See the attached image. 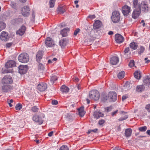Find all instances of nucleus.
Segmentation results:
<instances>
[{
	"label": "nucleus",
	"instance_id": "obj_25",
	"mask_svg": "<svg viewBox=\"0 0 150 150\" xmlns=\"http://www.w3.org/2000/svg\"><path fill=\"white\" fill-rule=\"evenodd\" d=\"M143 82L146 85L149 86L150 85V77L148 76H145L144 78Z\"/></svg>",
	"mask_w": 150,
	"mask_h": 150
},
{
	"label": "nucleus",
	"instance_id": "obj_37",
	"mask_svg": "<svg viewBox=\"0 0 150 150\" xmlns=\"http://www.w3.org/2000/svg\"><path fill=\"white\" fill-rule=\"evenodd\" d=\"M43 52L42 51L40 50L38 52V59L40 60L42 58Z\"/></svg>",
	"mask_w": 150,
	"mask_h": 150
},
{
	"label": "nucleus",
	"instance_id": "obj_15",
	"mask_svg": "<svg viewBox=\"0 0 150 150\" xmlns=\"http://www.w3.org/2000/svg\"><path fill=\"white\" fill-rule=\"evenodd\" d=\"M16 66V63L14 61L10 60L7 62L5 65L7 68H11Z\"/></svg>",
	"mask_w": 150,
	"mask_h": 150
},
{
	"label": "nucleus",
	"instance_id": "obj_44",
	"mask_svg": "<svg viewBox=\"0 0 150 150\" xmlns=\"http://www.w3.org/2000/svg\"><path fill=\"white\" fill-rule=\"evenodd\" d=\"M44 69V67L43 64L41 63H39L38 64V70H43Z\"/></svg>",
	"mask_w": 150,
	"mask_h": 150
},
{
	"label": "nucleus",
	"instance_id": "obj_40",
	"mask_svg": "<svg viewBox=\"0 0 150 150\" xmlns=\"http://www.w3.org/2000/svg\"><path fill=\"white\" fill-rule=\"evenodd\" d=\"M128 117V116L127 115H125L124 116H123L121 117H120L119 119H118V120L120 121H122L124 120H125L127 119Z\"/></svg>",
	"mask_w": 150,
	"mask_h": 150
},
{
	"label": "nucleus",
	"instance_id": "obj_10",
	"mask_svg": "<svg viewBox=\"0 0 150 150\" xmlns=\"http://www.w3.org/2000/svg\"><path fill=\"white\" fill-rule=\"evenodd\" d=\"M47 88V85L45 83L41 82L38 84V90L41 92L45 91Z\"/></svg>",
	"mask_w": 150,
	"mask_h": 150
},
{
	"label": "nucleus",
	"instance_id": "obj_39",
	"mask_svg": "<svg viewBox=\"0 0 150 150\" xmlns=\"http://www.w3.org/2000/svg\"><path fill=\"white\" fill-rule=\"evenodd\" d=\"M128 53L130 54L131 52L130 51L129 48V47H127L125 49L124 51V55H126Z\"/></svg>",
	"mask_w": 150,
	"mask_h": 150
},
{
	"label": "nucleus",
	"instance_id": "obj_34",
	"mask_svg": "<svg viewBox=\"0 0 150 150\" xmlns=\"http://www.w3.org/2000/svg\"><path fill=\"white\" fill-rule=\"evenodd\" d=\"M57 11L58 14L63 13L65 11V10L62 7H59L57 9Z\"/></svg>",
	"mask_w": 150,
	"mask_h": 150
},
{
	"label": "nucleus",
	"instance_id": "obj_9",
	"mask_svg": "<svg viewBox=\"0 0 150 150\" xmlns=\"http://www.w3.org/2000/svg\"><path fill=\"white\" fill-rule=\"evenodd\" d=\"M115 40L117 43H121L124 40V38L121 35L116 34L115 36Z\"/></svg>",
	"mask_w": 150,
	"mask_h": 150
},
{
	"label": "nucleus",
	"instance_id": "obj_42",
	"mask_svg": "<svg viewBox=\"0 0 150 150\" xmlns=\"http://www.w3.org/2000/svg\"><path fill=\"white\" fill-rule=\"evenodd\" d=\"M22 105L20 103H18L16 104V110H20L22 108Z\"/></svg>",
	"mask_w": 150,
	"mask_h": 150
},
{
	"label": "nucleus",
	"instance_id": "obj_58",
	"mask_svg": "<svg viewBox=\"0 0 150 150\" xmlns=\"http://www.w3.org/2000/svg\"><path fill=\"white\" fill-rule=\"evenodd\" d=\"M6 71H4V73H12V70L9 69L7 70Z\"/></svg>",
	"mask_w": 150,
	"mask_h": 150
},
{
	"label": "nucleus",
	"instance_id": "obj_56",
	"mask_svg": "<svg viewBox=\"0 0 150 150\" xmlns=\"http://www.w3.org/2000/svg\"><path fill=\"white\" fill-rule=\"evenodd\" d=\"M128 98V96L126 95L123 96L122 97V100L123 101L125 100L126 99Z\"/></svg>",
	"mask_w": 150,
	"mask_h": 150
},
{
	"label": "nucleus",
	"instance_id": "obj_16",
	"mask_svg": "<svg viewBox=\"0 0 150 150\" xmlns=\"http://www.w3.org/2000/svg\"><path fill=\"white\" fill-rule=\"evenodd\" d=\"M0 38L3 41H7L8 39V36L7 33L3 31H2L0 35Z\"/></svg>",
	"mask_w": 150,
	"mask_h": 150
},
{
	"label": "nucleus",
	"instance_id": "obj_53",
	"mask_svg": "<svg viewBox=\"0 0 150 150\" xmlns=\"http://www.w3.org/2000/svg\"><path fill=\"white\" fill-rule=\"evenodd\" d=\"M80 31V29H78L75 30L74 32V35H76Z\"/></svg>",
	"mask_w": 150,
	"mask_h": 150
},
{
	"label": "nucleus",
	"instance_id": "obj_46",
	"mask_svg": "<svg viewBox=\"0 0 150 150\" xmlns=\"http://www.w3.org/2000/svg\"><path fill=\"white\" fill-rule=\"evenodd\" d=\"M59 150H69V149L66 146L63 145L60 147Z\"/></svg>",
	"mask_w": 150,
	"mask_h": 150
},
{
	"label": "nucleus",
	"instance_id": "obj_3",
	"mask_svg": "<svg viewBox=\"0 0 150 150\" xmlns=\"http://www.w3.org/2000/svg\"><path fill=\"white\" fill-rule=\"evenodd\" d=\"M89 96L91 99L95 100H97L99 98L100 94L98 91L94 90L89 92Z\"/></svg>",
	"mask_w": 150,
	"mask_h": 150
},
{
	"label": "nucleus",
	"instance_id": "obj_61",
	"mask_svg": "<svg viewBox=\"0 0 150 150\" xmlns=\"http://www.w3.org/2000/svg\"><path fill=\"white\" fill-rule=\"evenodd\" d=\"M147 59H148L147 58H145L144 59L146 61L145 62V63H149L150 61L149 60H147Z\"/></svg>",
	"mask_w": 150,
	"mask_h": 150
},
{
	"label": "nucleus",
	"instance_id": "obj_11",
	"mask_svg": "<svg viewBox=\"0 0 150 150\" xmlns=\"http://www.w3.org/2000/svg\"><path fill=\"white\" fill-rule=\"evenodd\" d=\"M130 7L127 5L124 6L122 8V13L124 15H127L130 12Z\"/></svg>",
	"mask_w": 150,
	"mask_h": 150
},
{
	"label": "nucleus",
	"instance_id": "obj_6",
	"mask_svg": "<svg viewBox=\"0 0 150 150\" xmlns=\"http://www.w3.org/2000/svg\"><path fill=\"white\" fill-rule=\"evenodd\" d=\"M108 98L110 102H115L117 99V93L115 92H110L108 94Z\"/></svg>",
	"mask_w": 150,
	"mask_h": 150
},
{
	"label": "nucleus",
	"instance_id": "obj_60",
	"mask_svg": "<svg viewBox=\"0 0 150 150\" xmlns=\"http://www.w3.org/2000/svg\"><path fill=\"white\" fill-rule=\"evenodd\" d=\"M117 112H118V110H116L115 111L112 112L111 114L112 115V116H113L115 114L117 113Z\"/></svg>",
	"mask_w": 150,
	"mask_h": 150
},
{
	"label": "nucleus",
	"instance_id": "obj_51",
	"mask_svg": "<svg viewBox=\"0 0 150 150\" xmlns=\"http://www.w3.org/2000/svg\"><path fill=\"white\" fill-rule=\"evenodd\" d=\"M33 120L35 122H38V116L37 115L34 116L33 118Z\"/></svg>",
	"mask_w": 150,
	"mask_h": 150
},
{
	"label": "nucleus",
	"instance_id": "obj_1",
	"mask_svg": "<svg viewBox=\"0 0 150 150\" xmlns=\"http://www.w3.org/2000/svg\"><path fill=\"white\" fill-rule=\"evenodd\" d=\"M19 61L21 62L26 63L28 62L29 60V57L26 53L21 54L18 57Z\"/></svg>",
	"mask_w": 150,
	"mask_h": 150
},
{
	"label": "nucleus",
	"instance_id": "obj_32",
	"mask_svg": "<svg viewBox=\"0 0 150 150\" xmlns=\"http://www.w3.org/2000/svg\"><path fill=\"white\" fill-rule=\"evenodd\" d=\"M56 0H50L49 2V6L50 8H52L54 6Z\"/></svg>",
	"mask_w": 150,
	"mask_h": 150
},
{
	"label": "nucleus",
	"instance_id": "obj_17",
	"mask_svg": "<svg viewBox=\"0 0 150 150\" xmlns=\"http://www.w3.org/2000/svg\"><path fill=\"white\" fill-rule=\"evenodd\" d=\"M119 58L116 56H113L110 59V62L111 64L113 65H116L118 62Z\"/></svg>",
	"mask_w": 150,
	"mask_h": 150
},
{
	"label": "nucleus",
	"instance_id": "obj_2",
	"mask_svg": "<svg viewBox=\"0 0 150 150\" xmlns=\"http://www.w3.org/2000/svg\"><path fill=\"white\" fill-rule=\"evenodd\" d=\"M111 18L112 21L113 23H118L120 19V12L118 11H114L112 12Z\"/></svg>",
	"mask_w": 150,
	"mask_h": 150
},
{
	"label": "nucleus",
	"instance_id": "obj_21",
	"mask_svg": "<svg viewBox=\"0 0 150 150\" xmlns=\"http://www.w3.org/2000/svg\"><path fill=\"white\" fill-rule=\"evenodd\" d=\"M11 88V86L9 85L4 84L2 86V91L4 92H7Z\"/></svg>",
	"mask_w": 150,
	"mask_h": 150
},
{
	"label": "nucleus",
	"instance_id": "obj_49",
	"mask_svg": "<svg viewBox=\"0 0 150 150\" xmlns=\"http://www.w3.org/2000/svg\"><path fill=\"white\" fill-rule=\"evenodd\" d=\"M145 108L149 112H150V103L146 105V106Z\"/></svg>",
	"mask_w": 150,
	"mask_h": 150
},
{
	"label": "nucleus",
	"instance_id": "obj_18",
	"mask_svg": "<svg viewBox=\"0 0 150 150\" xmlns=\"http://www.w3.org/2000/svg\"><path fill=\"white\" fill-rule=\"evenodd\" d=\"M141 12V10L135 9L132 13V18L134 19H136L139 16Z\"/></svg>",
	"mask_w": 150,
	"mask_h": 150
},
{
	"label": "nucleus",
	"instance_id": "obj_13",
	"mask_svg": "<svg viewBox=\"0 0 150 150\" xmlns=\"http://www.w3.org/2000/svg\"><path fill=\"white\" fill-rule=\"evenodd\" d=\"M141 10L142 9L143 11L147 12L149 10V8L146 2L145 1H142L141 3Z\"/></svg>",
	"mask_w": 150,
	"mask_h": 150
},
{
	"label": "nucleus",
	"instance_id": "obj_33",
	"mask_svg": "<svg viewBox=\"0 0 150 150\" xmlns=\"http://www.w3.org/2000/svg\"><path fill=\"white\" fill-rule=\"evenodd\" d=\"M144 50V47L143 46H141L138 50V54L139 55H141L142 53H143Z\"/></svg>",
	"mask_w": 150,
	"mask_h": 150
},
{
	"label": "nucleus",
	"instance_id": "obj_24",
	"mask_svg": "<svg viewBox=\"0 0 150 150\" xmlns=\"http://www.w3.org/2000/svg\"><path fill=\"white\" fill-rule=\"evenodd\" d=\"M132 132L131 129L128 128L125 129V135L126 137H129L131 135Z\"/></svg>",
	"mask_w": 150,
	"mask_h": 150
},
{
	"label": "nucleus",
	"instance_id": "obj_43",
	"mask_svg": "<svg viewBox=\"0 0 150 150\" xmlns=\"http://www.w3.org/2000/svg\"><path fill=\"white\" fill-rule=\"evenodd\" d=\"M7 103H8L9 106L10 107L13 106V104H14L13 103V99H11L10 100H7Z\"/></svg>",
	"mask_w": 150,
	"mask_h": 150
},
{
	"label": "nucleus",
	"instance_id": "obj_48",
	"mask_svg": "<svg viewBox=\"0 0 150 150\" xmlns=\"http://www.w3.org/2000/svg\"><path fill=\"white\" fill-rule=\"evenodd\" d=\"M105 122V121L104 120H100L98 122V124L100 125H102Z\"/></svg>",
	"mask_w": 150,
	"mask_h": 150
},
{
	"label": "nucleus",
	"instance_id": "obj_55",
	"mask_svg": "<svg viewBox=\"0 0 150 150\" xmlns=\"http://www.w3.org/2000/svg\"><path fill=\"white\" fill-rule=\"evenodd\" d=\"M73 79L74 81L76 82H78L79 80V79L76 77H74L73 78Z\"/></svg>",
	"mask_w": 150,
	"mask_h": 150
},
{
	"label": "nucleus",
	"instance_id": "obj_30",
	"mask_svg": "<svg viewBox=\"0 0 150 150\" xmlns=\"http://www.w3.org/2000/svg\"><path fill=\"white\" fill-rule=\"evenodd\" d=\"M144 89V87L143 85H140L137 86L136 90L138 92H141Z\"/></svg>",
	"mask_w": 150,
	"mask_h": 150
},
{
	"label": "nucleus",
	"instance_id": "obj_63",
	"mask_svg": "<svg viewBox=\"0 0 150 150\" xmlns=\"http://www.w3.org/2000/svg\"><path fill=\"white\" fill-rule=\"evenodd\" d=\"M108 34L110 35H111L113 34V32L112 31H110L108 32Z\"/></svg>",
	"mask_w": 150,
	"mask_h": 150
},
{
	"label": "nucleus",
	"instance_id": "obj_26",
	"mask_svg": "<svg viewBox=\"0 0 150 150\" xmlns=\"http://www.w3.org/2000/svg\"><path fill=\"white\" fill-rule=\"evenodd\" d=\"M129 46L130 48L134 50L137 48L138 45L137 43L133 42L130 44Z\"/></svg>",
	"mask_w": 150,
	"mask_h": 150
},
{
	"label": "nucleus",
	"instance_id": "obj_31",
	"mask_svg": "<svg viewBox=\"0 0 150 150\" xmlns=\"http://www.w3.org/2000/svg\"><path fill=\"white\" fill-rule=\"evenodd\" d=\"M134 76L135 78L138 79H139L141 77L140 72L137 71L135 72L134 74Z\"/></svg>",
	"mask_w": 150,
	"mask_h": 150
},
{
	"label": "nucleus",
	"instance_id": "obj_22",
	"mask_svg": "<svg viewBox=\"0 0 150 150\" xmlns=\"http://www.w3.org/2000/svg\"><path fill=\"white\" fill-rule=\"evenodd\" d=\"M68 42V40L66 39H64L60 40L59 42V43L61 47L63 48L66 45Z\"/></svg>",
	"mask_w": 150,
	"mask_h": 150
},
{
	"label": "nucleus",
	"instance_id": "obj_47",
	"mask_svg": "<svg viewBox=\"0 0 150 150\" xmlns=\"http://www.w3.org/2000/svg\"><path fill=\"white\" fill-rule=\"evenodd\" d=\"M102 100L103 101L105 102L107 100H108V96L104 95L102 98Z\"/></svg>",
	"mask_w": 150,
	"mask_h": 150
},
{
	"label": "nucleus",
	"instance_id": "obj_5",
	"mask_svg": "<svg viewBox=\"0 0 150 150\" xmlns=\"http://www.w3.org/2000/svg\"><path fill=\"white\" fill-rule=\"evenodd\" d=\"M1 82L3 84L9 85L12 84L13 83L12 78L9 76H5L3 78Z\"/></svg>",
	"mask_w": 150,
	"mask_h": 150
},
{
	"label": "nucleus",
	"instance_id": "obj_52",
	"mask_svg": "<svg viewBox=\"0 0 150 150\" xmlns=\"http://www.w3.org/2000/svg\"><path fill=\"white\" fill-rule=\"evenodd\" d=\"M52 105H56L58 104V101L56 100H53L52 101Z\"/></svg>",
	"mask_w": 150,
	"mask_h": 150
},
{
	"label": "nucleus",
	"instance_id": "obj_54",
	"mask_svg": "<svg viewBox=\"0 0 150 150\" xmlns=\"http://www.w3.org/2000/svg\"><path fill=\"white\" fill-rule=\"evenodd\" d=\"M88 18H89L91 19H93L96 18V16L94 15H89L88 16Z\"/></svg>",
	"mask_w": 150,
	"mask_h": 150
},
{
	"label": "nucleus",
	"instance_id": "obj_20",
	"mask_svg": "<svg viewBox=\"0 0 150 150\" xmlns=\"http://www.w3.org/2000/svg\"><path fill=\"white\" fill-rule=\"evenodd\" d=\"M26 29L25 27L24 26H22L17 31V34L20 35H22L25 33Z\"/></svg>",
	"mask_w": 150,
	"mask_h": 150
},
{
	"label": "nucleus",
	"instance_id": "obj_23",
	"mask_svg": "<svg viewBox=\"0 0 150 150\" xmlns=\"http://www.w3.org/2000/svg\"><path fill=\"white\" fill-rule=\"evenodd\" d=\"M69 30V28H65L61 30L60 34L63 37L67 36L68 35V32Z\"/></svg>",
	"mask_w": 150,
	"mask_h": 150
},
{
	"label": "nucleus",
	"instance_id": "obj_36",
	"mask_svg": "<svg viewBox=\"0 0 150 150\" xmlns=\"http://www.w3.org/2000/svg\"><path fill=\"white\" fill-rule=\"evenodd\" d=\"M6 27V24L3 22H0V32Z\"/></svg>",
	"mask_w": 150,
	"mask_h": 150
},
{
	"label": "nucleus",
	"instance_id": "obj_59",
	"mask_svg": "<svg viewBox=\"0 0 150 150\" xmlns=\"http://www.w3.org/2000/svg\"><path fill=\"white\" fill-rule=\"evenodd\" d=\"M53 133V131L50 132L48 134V136L50 137H51L52 136Z\"/></svg>",
	"mask_w": 150,
	"mask_h": 150
},
{
	"label": "nucleus",
	"instance_id": "obj_8",
	"mask_svg": "<svg viewBox=\"0 0 150 150\" xmlns=\"http://www.w3.org/2000/svg\"><path fill=\"white\" fill-rule=\"evenodd\" d=\"M19 72L21 74H25L28 69V66L27 65H20L18 67Z\"/></svg>",
	"mask_w": 150,
	"mask_h": 150
},
{
	"label": "nucleus",
	"instance_id": "obj_29",
	"mask_svg": "<svg viewBox=\"0 0 150 150\" xmlns=\"http://www.w3.org/2000/svg\"><path fill=\"white\" fill-rule=\"evenodd\" d=\"M62 92H68L69 90V88L65 85H62L60 88Z\"/></svg>",
	"mask_w": 150,
	"mask_h": 150
},
{
	"label": "nucleus",
	"instance_id": "obj_64",
	"mask_svg": "<svg viewBox=\"0 0 150 150\" xmlns=\"http://www.w3.org/2000/svg\"><path fill=\"white\" fill-rule=\"evenodd\" d=\"M146 133L149 135L150 136V130H148L147 131Z\"/></svg>",
	"mask_w": 150,
	"mask_h": 150
},
{
	"label": "nucleus",
	"instance_id": "obj_38",
	"mask_svg": "<svg viewBox=\"0 0 150 150\" xmlns=\"http://www.w3.org/2000/svg\"><path fill=\"white\" fill-rule=\"evenodd\" d=\"M57 79V76H52L51 78L50 81L52 84H53L54 82Z\"/></svg>",
	"mask_w": 150,
	"mask_h": 150
},
{
	"label": "nucleus",
	"instance_id": "obj_45",
	"mask_svg": "<svg viewBox=\"0 0 150 150\" xmlns=\"http://www.w3.org/2000/svg\"><path fill=\"white\" fill-rule=\"evenodd\" d=\"M134 61L133 60H131L129 64V66L130 67H132L134 66Z\"/></svg>",
	"mask_w": 150,
	"mask_h": 150
},
{
	"label": "nucleus",
	"instance_id": "obj_4",
	"mask_svg": "<svg viewBox=\"0 0 150 150\" xmlns=\"http://www.w3.org/2000/svg\"><path fill=\"white\" fill-rule=\"evenodd\" d=\"M102 22L99 20H96L93 24V30L95 33H98L100 31V28L102 26Z\"/></svg>",
	"mask_w": 150,
	"mask_h": 150
},
{
	"label": "nucleus",
	"instance_id": "obj_12",
	"mask_svg": "<svg viewBox=\"0 0 150 150\" xmlns=\"http://www.w3.org/2000/svg\"><path fill=\"white\" fill-rule=\"evenodd\" d=\"M45 43L48 47H52L54 45V42L51 38L47 37L45 40Z\"/></svg>",
	"mask_w": 150,
	"mask_h": 150
},
{
	"label": "nucleus",
	"instance_id": "obj_28",
	"mask_svg": "<svg viewBox=\"0 0 150 150\" xmlns=\"http://www.w3.org/2000/svg\"><path fill=\"white\" fill-rule=\"evenodd\" d=\"M41 117H38V124L39 125L42 124L43 122V118L45 117V115L43 114H42L40 115Z\"/></svg>",
	"mask_w": 150,
	"mask_h": 150
},
{
	"label": "nucleus",
	"instance_id": "obj_62",
	"mask_svg": "<svg viewBox=\"0 0 150 150\" xmlns=\"http://www.w3.org/2000/svg\"><path fill=\"white\" fill-rule=\"evenodd\" d=\"M76 88L78 90H80L81 89V87L79 84H77L76 85Z\"/></svg>",
	"mask_w": 150,
	"mask_h": 150
},
{
	"label": "nucleus",
	"instance_id": "obj_41",
	"mask_svg": "<svg viewBox=\"0 0 150 150\" xmlns=\"http://www.w3.org/2000/svg\"><path fill=\"white\" fill-rule=\"evenodd\" d=\"M138 129L140 132H145L146 130L147 127L146 126H144L139 127Z\"/></svg>",
	"mask_w": 150,
	"mask_h": 150
},
{
	"label": "nucleus",
	"instance_id": "obj_27",
	"mask_svg": "<svg viewBox=\"0 0 150 150\" xmlns=\"http://www.w3.org/2000/svg\"><path fill=\"white\" fill-rule=\"evenodd\" d=\"M84 110V108L83 106H82L79 109V115L81 117L83 116L85 114V112Z\"/></svg>",
	"mask_w": 150,
	"mask_h": 150
},
{
	"label": "nucleus",
	"instance_id": "obj_19",
	"mask_svg": "<svg viewBox=\"0 0 150 150\" xmlns=\"http://www.w3.org/2000/svg\"><path fill=\"white\" fill-rule=\"evenodd\" d=\"M141 3H138V0H133V7L136 10H141Z\"/></svg>",
	"mask_w": 150,
	"mask_h": 150
},
{
	"label": "nucleus",
	"instance_id": "obj_14",
	"mask_svg": "<svg viewBox=\"0 0 150 150\" xmlns=\"http://www.w3.org/2000/svg\"><path fill=\"white\" fill-rule=\"evenodd\" d=\"M104 115V114L100 111L99 110H97L94 112L93 115L94 117L98 119L100 117H103Z\"/></svg>",
	"mask_w": 150,
	"mask_h": 150
},
{
	"label": "nucleus",
	"instance_id": "obj_57",
	"mask_svg": "<svg viewBox=\"0 0 150 150\" xmlns=\"http://www.w3.org/2000/svg\"><path fill=\"white\" fill-rule=\"evenodd\" d=\"M12 45V43H7L6 45V46L7 47H10Z\"/></svg>",
	"mask_w": 150,
	"mask_h": 150
},
{
	"label": "nucleus",
	"instance_id": "obj_7",
	"mask_svg": "<svg viewBox=\"0 0 150 150\" xmlns=\"http://www.w3.org/2000/svg\"><path fill=\"white\" fill-rule=\"evenodd\" d=\"M30 10L28 6H25L23 7L21 9V13L24 16H28L30 14Z\"/></svg>",
	"mask_w": 150,
	"mask_h": 150
},
{
	"label": "nucleus",
	"instance_id": "obj_35",
	"mask_svg": "<svg viewBox=\"0 0 150 150\" xmlns=\"http://www.w3.org/2000/svg\"><path fill=\"white\" fill-rule=\"evenodd\" d=\"M125 72L124 71H122L119 72L117 75L118 78L119 79H122L125 76Z\"/></svg>",
	"mask_w": 150,
	"mask_h": 150
},
{
	"label": "nucleus",
	"instance_id": "obj_50",
	"mask_svg": "<svg viewBox=\"0 0 150 150\" xmlns=\"http://www.w3.org/2000/svg\"><path fill=\"white\" fill-rule=\"evenodd\" d=\"M32 110L33 112H35L38 110V108L36 106H34L32 108Z\"/></svg>",
	"mask_w": 150,
	"mask_h": 150
}]
</instances>
